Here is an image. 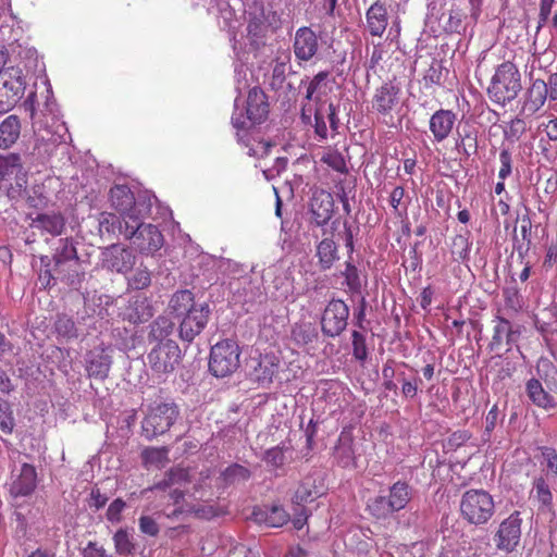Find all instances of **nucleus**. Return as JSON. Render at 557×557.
<instances>
[{"mask_svg":"<svg viewBox=\"0 0 557 557\" xmlns=\"http://www.w3.org/2000/svg\"><path fill=\"white\" fill-rule=\"evenodd\" d=\"M21 134V122L17 115L7 116L0 123V148L8 149L16 143Z\"/></svg>","mask_w":557,"mask_h":557,"instance_id":"31","label":"nucleus"},{"mask_svg":"<svg viewBox=\"0 0 557 557\" xmlns=\"http://www.w3.org/2000/svg\"><path fill=\"white\" fill-rule=\"evenodd\" d=\"M138 523L139 530L144 534H147L149 536H157L160 532L159 524L150 516H141L138 520Z\"/></svg>","mask_w":557,"mask_h":557,"instance_id":"60","label":"nucleus"},{"mask_svg":"<svg viewBox=\"0 0 557 557\" xmlns=\"http://www.w3.org/2000/svg\"><path fill=\"white\" fill-rule=\"evenodd\" d=\"M20 166V157L17 154L0 156V181L12 175Z\"/></svg>","mask_w":557,"mask_h":557,"instance_id":"53","label":"nucleus"},{"mask_svg":"<svg viewBox=\"0 0 557 557\" xmlns=\"http://www.w3.org/2000/svg\"><path fill=\"white\" fill-rule=\"evenodd\" d=\"M174 329V323L166 317H158L150 324V332L148 334L149 341H159L160 343H164L163 339L166 338Z\"/></svg>","mask_w":557,"mask_h":557,"instance_id":"43","label":"nucleus"},{"mask_svg":"<svg viewBox=\"0 0 557 557\" xmlns=\"http://www.w3.org/2000/svg\"><path fill=\"white\" fill-rule=\"evenodd\" d=\"M321 162L338 173L346 174L348 172L343 154L336 149L329 148L321 157Z\"/></svg>","mask_w":557,"mask_h":557,"instance_id":"45","label":"nucleus"},{"mask_svg":"<svg viewBox=\"0 0 557 557\" xmlns=\"http://www.w3.org/2000/svg\"><path fill=\"white\" fill-rule=\"evenodd\" d=\"M0 114L9 112L23 98L26 76L18 66L7 65L5 52L0 50Z\"/></svg>","mask_w":557,"mask_h":557,"instance_id":"3","label":"nucleus"},{"mask_svg":"<svg viewBox=\"0 0 557 557\" xmlns=\"http://www.w3.org/2000/svg\"><path fill=\"white\" fill-rule=\"evenodd\" d=\"M543 460L541 466L546 471V476L557 478V450L553 447L542 446L539 448Z\"/></svg>","mask_w":557,"mask_h":557,"instance_id":"46","label":"nucleus"},{"mask_svg":"<svg viewBox=\"0 0 557 557\" xmlns=\"http://www.w3.org/2000/svg\"><path fill=\"white\" fill-rule=\"evenodd\" d=\"M329 77V72H319L309 83L307 87L306 98L311 100L317 92L321 91L322 86L325 85V81Z\"/></svg>","mask_w":557,"mask_h":557,"instance_id":"59","label":"nucleus"},{"mask_svg":"<svg viewBox=\"0 0 557 557\" xmlns=\"http://www.w3.org/2000/svg\"><path fill=\"white\" fill-rule=\"evenodd\" d=\"M457 122V114L453 110L438 109L429 120V129L434 143L445 141L453 133Z\"/></svg>","mask_w":557,"mask_h":557,"instance_id":"18","label":"nucleus"},{"mask_svg":"<svg viewBox=\"0 0 557 557\" xmlns=\"http://www.w3.org/2000/svg\"><path fill=\"white\" fill-rule=\"evenodd\" d=\"M111 206L120 213L121 218L129 224L139 216V210L136 207L134 193L126 185H114L110 193Z\"/></svg>","mask_w":557,"mask_h":557,"instance_id":"15","label":"nucleus"},{"mask_svg":"<svg viewBox=\"0 0 557 557\" xmlns=\"http://www.w3.org/2000/svg\"><path fill=\"white\" fill-rule=\"evenodd\" d=\"M269 111L270 104L265 92L257 86L251 88L247 97V119L252 124H261L267 120Z\"/></svg>","mask_w":557,"mask_h":557,"instance_id":"22","label":"nucleus"},{"mask_svg":"<svg viewBox=\"0 0 557 557\" xmlns=\"http://www.w3.org/2000/svg\"><path fill=\"white\" fill-rule=\"evenodd\" d=\"M14 426V419L10 411L9 404L0 399V429L5 433H11Z\"/></svg>","mask_w":557,"mask_h":557,"instance_id":"57","label":"nucleus"},{"mask_svg":"<svg viewBox=\"0 0 557 557\" xmlns=\"http://www.w3.org/2000/svg\"><path fill=\"white\" fill-rule=\"evenodd\" d=\"M400 88L392 82L383 83L372 97V109L382 115H389L399 103Z\"/></svg>","mask_w":557,"mask_h":557,"instance_id":"19","label":"nucleus"},{"mask_svg":"<svg viewBox=\"0 0 557 557\" xmlns=\"http://www.w3.org/2000/svg\"><path fill=\"white\" fill-rule=\"evenodd\" d=\"M349 308L344 300L332 299L321 318L322 333L327 337L339 336L347 326Z\"/></svg>","mask_w":557,"mask_h":557,"instance_id":"11","label":"nucleus"},{"mask_svg":"<svg viewBox=\"0 0 557 557\" xmlns=\"http://www.w3.org/2000/svg\"><path fill=\"white\" fill-rule=\"evenodd\" d=\"M525 389L528 397L535 406L546 410L557 406L555 398L544 389L537 379H530L527 382Z\"/></svg>","mask_w":557,"mask_h":557,"instance_id":"30","label":"nucleus"},{"mask_svg":"<svg viewBox=\"0 0 557 557\" xmlns=\"http://www.w3.org/2000/svg\"><path fill=\"white\" fill-rule=\"evenodd\" d=\"M180 416L178 406L174 401L153 403L141 421L143 435L151 441L166 433Z\"/></svg>","mask_w":557,"mask_h":557,"instance_id":"5","label":"nucleus"},{"mask_svg":"<svg viewBox=\"0 0 557 557\" xmlns=\"http://www.w3.org/2000/svg\"><path fill=\"white\" fill-rule=\"evenodd\" d=\"M210 315V308L207 304L195 307L181 317L180 337L184 342H193L206 327Z\"/></svg>","mask_w":557,"mask_h":557,"instance_id":"14","label":"nucleus"},{"mask_svg":"<svg viewBox=\"0 0 557 557\" xmlns=\"http://www.w3.org/2000/svg\"><path fill=\"white\" fill-rule=\"evenodd\" d=\"M278 368L280 361L274 355L265 354L261 356L253 371L256 381L262 386L269 385L277 374Z\"/></svg>","mask_w":557,"mask_h":557,"instance_id":"29","label":"nucleus"},{"mask_svg":"<svg viewBox=\"0 0 557 557\" xmlns=\"http://www.w3.org/2000/svg\"><path fill=\"white\" fill-rule=\"evenodd\" d=\"M499 161H500V169L498 172V177L500 180L507 178L511 174L512 170V159L511 153L507 149H502L499 152Z\"/></svg>","mask_w":557,"mask_h":557,"instance_id":"61","label":"nucleus"},{"mask_svg":"<svg viewBox=\"0 0 557 557\" xmlns=\"http://www.w3.org/2000/svg\"><path fill=\"white\" fill-rule=\"evenodd\" d=\"M547 480L548 478L543 475L535 478L530 494V497L535 499L543 507L550 506L553 503V494Z\"/></svg>","mask_w":557,"mask_h":557,"instance_id":"39","label":"nucleus"},{"mask_svg":"<svg viewBox=\"0 0 557 557\" xmlns=\"http://www.w3.org/2000/svg\"><path fill=\"white\" fill-rule=\"evenodd\" d=\"M457 148L467 157L478 151V132L474 128H463L462 133H458L456 140Z\"/></svg>","mask_w":557,"mask_h":557,"instance_id":"42","label":"nucleus"},{"mask_svg":"<svg viewBox=\"0 0 557 557\" xmlns=\"http://www.w3.org/2000/svg\"><path fill=\"white\" fill-rule=\"evenodd\" d=\"M317 496V491L313 485L302 483L295 491L293 503L297 506H302L306 503L313 502Z\"/></svg>","mask_w":557,"mask_h":557,"instance_id":"52","label":"nucleus"},{"mask_svg":"<svg viewBox=\"0 0 557 557\" xmlns=\"http://www.w3.org/2000/svg\"><path fill=\"white\" fill-rule=\"evenodd\" d=\"M126 504L123 499L116 498L114 499L107 509V519L110 522H119L122 518V511L124 510Z\"/></svg>","mask_w":557,"mask_h":557,"instance_id":"62","label":"nucleus"},{"mask_svg":"<svg viewBox=\"0 0 557 557\" xmlns=\"http://www.w3.org/2000/svg\"><path fill=\"white\" fill-rule=\"evenodd\" d=\"M240 348L234 339H222L211 347L209 371L215 377L232 375L240 364Z\"/></svg>","mask_w":557,"mask_h":557,"instance_id":"6","label":"nucleus"},{"mask_svg":"<svg viewBox=\"0 0 557 557\" xmlns=\"http://www.w3.org/2000/svg\"><path fill=\"white\" fill-rule=\"evenodd\" d=\"M54 329L58 335L64 338L70 339L77 337V327L74 320L65 314L58 315L54 322Z\"/></svg>","mask_w":557,"mask_h":557,"instance_id":"47","label":"nucleus"},{"mask_svg":"<svg viewBox=\"0 0 557 557\" xmlns=\"http://www.w3.org/2000/svg\"><path fill=\"white\" fill-rule=\"evenodd\" d=\"M263 460L268 466L280 468L285 462L284 450L280 446L272 447L264 453Z\"/></svg>","mask_w":557,"mask_h":557,"instance_id":"58","label":"nucleus"},{"mask_svg":"<svg viewBox=\"0 0 557 557\" xmlns=\"http://www.w3.org/2000/svg\"><path fill=\"white\" fill-rule=\"evenodd\" d=\"M492 322L494 323V326L493 335L488 344L490 350H497L505 343L508 346L507 351H509L521 335L520 326L513 325L509 320L502 315H495Z\"/></svg>","mask_w":557,"mask_h":557,"instance_id":"16","label":"nucleus"},{"mask_svg":"<svg viewBox=\"0 0 557 557\" xmlns=\"http://www.w3.org/2000/svg\"><path fill=\"white\" fill-rule=\"evenodd\" d=\"M525 122L520 117H515L510 121L505 134L509 138H519L525 132Z\"/></svg>","mask_w":557,"mask_h":557,"instance_id":"64","label":"nucleus"},{"mask_svg":"<svg viewBox=\"0 0 557 557\" xmlns=\"http://www.w3.org/2000/svg\"><path fill=\"white\" fill-rule=\"evenodd\" d=\"M160 499L164 500L161 513L171 520H176L188 515H195L201 518L213 515L212 507L206 508L187 503L185 499V491L178 487L168 488L165 493L160 494Z\"/></svg>","mask_w":557,"mask_h":557,"instance_id":"8","label":"nucleus"},{"mask_svg":"<svg viewBox=\"0 0 557 557\" xmlns=\"http://www.w3.org/2000/svg\"><path fill=\"white\" fill-rule=\"evenodd\" d=\"M134 264L135 256L132 250L120 244H112L101 252V265L108 271L126 273Z\"/></svg>","mask_w":557,"mask_h":557,"instance_id":"12","label":"nucleus"},{"mask_svg":"<svg viewBox=\"0 0 557 557\" xmlns=\"http://www.w3.org/2000/svg\"><path fill=\"white\" fill-rule=\"evenodd\" d=\"M250 475V470L239 463L228 466L221 474L223 482L228 485L245 482Z\"/></svg>","mask_w":557,"mask_h":557,"instance_id":"44","label":"nucleus"},{"mask_svg":"<svg viewBox=\"0 0 557 557\" xmlns=\"http://www.w3.org/2000/svg\"><path fill=\"white\" fill-rule=\"evenodd\" d=\"M472 242L469 235L457 234L451 239L450 253L454 261L465 262L469 260Z\"/></svg>","mask_w":557,"mask_h":557,"instance_id":"41","label":"nucleus"},{"mask_svg":"<svg viewBox=\"0 0 557 557\" xmlns=\"http://www.w3.org/2000/svg\"><path fill=\"white\" fill-rule=\"evenodd\" d=\"M198 305L195 302L194 294L188 289L174 293L171 297L169 307L175 318L180 319L185 313L193 310Z\"/></svg>","mask_w":557,"mask_h":557,"instance_id":"36","label":"nucleus"},{"mask_svg":"<svg viewBox=\"0 0 557 557\" xmlns=\"http://www.w3.org/2000/svg\"><path fill=\"white\" fill-rule=\"evenodd\" d=\"M521 75L515 63L505 61L496 67L487 87L490 100L502 107L511 102L520 92Z\"/></svg>","mask_w":557,"mask_h":557,"instance_id":"2","label":"nucleus"},{"mask_svg":"<svg viewBox=\"0 0 557 557\" xmlns=\"http://www.w3.org/2000/svg\"><path fill=\"white\" fill-rule=\"evenodd\" d=\"M37 486V472L34 466L23 463L20 474L11 484L10 492L15 497L30 495Z\"/></svg>","mask_w":557,"mask_h":557,"instance_id":"25","label":"nucleus"},{"mask_svg":"<svg viewBox=\"0 0 557 557\" xmlns=\"http://www.w3.org/2000/svg\"><path fill=\"white\" fill-rule=\"evenodd\" d=\"M151 283V273L147 268H138L128 281L134 289H144Z\"/></svg>","mask_w":557,"mask_h":557,"instance_id":"56","label":"nucleus"},{"mask_svg":"<svg viewBox=\"0 0 557 557\" xmlns=\"http://www.w3.org/2000/svg\"><path fill=\"white\" fill-rule=\"evenodd\" d=\"M141 461L143 466L146 469H162L164 468L170 459H169V448L168 447H147L141 451Z\"/></svg>","mask_w":557,"mask_h":557,"instance_id":"37","label":"nucleus"},{"mask_svg":"<svg viewBox=\"0 0 557 557\" xmlns=\"http://www.w3.org/2000/svg\"><path fill=\"white\" fill-rule=\"evenodd\" d=\"M334 458L342 468L355 466V449L351 435L341 434L334 448Z\"/></svg>","mask_w":557,"mask_h":557,"instance_id":"32","label":"nucleus"},{"mask_svg":"<svg viewBox=\"0 0 557 557\" xmlns=\"http://www.w3.org/2000/svg\"><path fill=\"white\" fill-rule=\"evenodd\" d=\"M116 553L120 555H129L134 550V543L128 532L120 529L113 536Z\"/></svg>","mask_w":557,"mask_h":557,"instance_id":"51","label":"nucleus"},{"mask_svg":"<svg viewBox=\"0 0 557 557\" xmlns=\"http://www.w3.org/2000/svg\"><path fill=\"white\" fill-rule=\"evenodd\" d=\"M190 473L188 469L182 467H173L165 472L164 478L154 483L149 490L165 493L168 488L185 486L190 483Z\"/></svg>","mask_w":557,"mask_h":557,"instance_id":"27","label":"nucleus"},{"mask_svg":"<svg viewBox=\"0 0 557 557\" xmlns=\"http://www.w3.org/2000/svg\"><path fill=\"white\" fill-rule=\"evenodd\" d=\"M352 356L356 360L364 362L368 358L366 336L359 331L351 333Z\"/></svg>","mask_w":557,"mask_h":557,"instance_id":"50","label":"nucleus"},{"mask_svg":"<svg viewBox=\"0 0 557 557\" xmlns=\"http://www.w3.org/2000/svg\"><path fill=\"white\" fill-rule=\"evenodd\" d=\"M126 239H131L141 255L153 256L164 244L160 230L153 224L141 222L140 215L135 222L126 223Z\"/></svg>","mask_w":557,"mask_h":557,"instance_id":"7","label":"nucleus"},{"mask_svg":"<svg viewBox=\"0 0 557 557\" xmlns=\"http://www.w3.org/2000/svg\"><path fill=\"white\" fill-rule=\"evenodd\" d=\"M349 259H351V256H349ZM339 275L344 277L343 286L345 292L352 295L361 293L363 278L361 277L359 269L351 262V260H347L345 262V269L339 272Z\"/></svg>","mask_w":557,"mask_h":557,"instance_id":"35","label":"nucleus"},{"mask_svg":"<svg viewBox=\"0 0 557 557\" xmlns=\"http://www.w3.org/2000/svg\"><path fill=\"white\" fill-rule=\"evenodd\" d=\"M318 263L322 271L330 270L335 261L339 259L338 249L335 242L331 238H323L317 245Z\"/></svg>","mask_w":557,"mask_h":557,"instance_id":"33","label":"nucleus"},{"mask_svg":"<svg viewBox=\"0 0 557 557\" xmlns=\"http://www.w3.org/2000/svg\"><path fill=\"white\" fill-rule=\"evenodd\" d=\"M460 515L469 524H486L495 513L493 496L480 488L466 491L460 499Z\"/></svg>","mask_w":557,"mask_h":557,"instance_id":"4","label":"nucleus"},{"mask_svg":"<svg viewBox=\"0 0 557 557\" xmlns=\"http://www.w3.org/2000/svg\"><path fill=\"white\" fill-rule=\"evenodd\" d=\"M312 220L317 226L325 225L334 212V199L331 193L319 189L312 195L310 202Z\"/></svg>","mask_w":557,"mask_h":557,"instance_id":"21","label":"nucleus"},{"mask_svg":"<svg viewBox=\"0 0 557 557\" xmlns=\"http://www.w3.org/2000/svg\"><path fill=\"white\" fill-rule=\"evenodd\" d=\"M287 63L276 61L272 70L271 86L273 88L281 87L286 77Z\"/></svg>","mask_w":557,"mask_h":557,"instance_id":"63","label":"nucleus"},{"mask_svg":"<svg viewBox=\"0 0 557 557\" xmlns=\"http://www.w3.org/2000/svg\"><path fill=\"white\" fill-rule=\"evenodd\" d=\"M124 320L132 324H140L149 321L153 315V309L146 297H135L129 300L123 313Z\"/></svg>","mask_w":557,"mask_h":557,"instance_id":"26","label":"nucleus"},{"mask_svg":"<svg viewBox=\"0 0 557 557\" xmlns=\"http://www.w3.org/2000/svg\"><path fill=\"white\" fill-rule=\"evenodd\" d=\"M111 366V350L103 343L95 346L85 355V370L89 377L104 381L109 376Z\"/></svg>","mask_w":557,"mask_h":557,"instance_id":"13","label":"nucleus"},{"mask_svg":"<svg viewBox=\"0 0 557 557\" xmlns=\"http://www.w3.org/2000/svg\"><path fill=\"white\" fill-rule=\"evenodd\" d=\"M504 301L506 308L513 312H519L522 309V297L517 287H507L503 290Z\"/></svg>","mask_w":557,"mask_h":557,"instance_id":"54","label":"nucleus"},{"mask_svg":"<svg viewBox=\"0 0 557 557\" xmlns=\"http://www.w3.org/2000/svg\"><path fill=\"white\" fill-rule=\"evenodd\" d=\"M521 525H522V517L521 512L515 510L509 515L506 519H504L494 536L493 541L498 550L511 553L516 550L521 541Z\"/></svg>","mask_w":557,"mask_h":557,"instance_id":"10","label":"nucleus"},{"mask_svg":"<svg viewBox=\"0 0 557 557\" xmlns=\"http://www.w3.org/2000/svg\"><path fill=\"white\" fill-rule=\"evenodd\" d=\"M325 113L324 104H320L314 112V133L320 140H325L329 137Z\"/></svg>","mask_w":557,"mask_h":557,"instance_id":"55","label":"nucleus"},{"mask_svg":"<svg viewBox=\"0 0 557 557\" xmlns=\"http://www.w3.org/2000/svg\"><path fill=\"white\" fill-rule=\"evenodd\" d=\"M292 341L299 347L311 346L319 339V331L313 322L300 320L290 330Z\"/></svg>","mask_w":557,"mask_h":557,"instance_id":"28","label":"nucleus"},{"mask_svg":"<svg viewBox=\"0 0 557 557\" xmlns=\"http://www.w3.org/2000/svg\"><path fill=\"white\" fill-rule=\"evenodd\" d=\"M398 380L401 383L400 391L403 397L406 399H413L419 393L420 384L422 383L421 379L417 376L407 379L405 372H400L398 374Z\"/></svg>","mask_w":557,"mask_h":557,"instance_id":"49","label":"nucleus"},{"mask_svg":"<svg viewBox=\"0 0 557 557\" xmlns=\"http://www.w3.org/2000/svg\"><path fill=\"white\" fill-rule=\"evenodd\" d=\"M100 231H104L109 234L124 235L126 238V221L114 213L103 212L99 220Z\"/></svg>","mask_w":557,"mask_h":557,"instance_id":"40","label":"nucleus"},{"mask_svg":"<svg viewBox=\"0 0 557 557\" xmlns=\"http://www.w3.org/2000/svg\"><path fill=\"white\" fill-rule=\"evenodd\" d=\"M531 230L532 222L529 215H523L520 219V236L515 232L513 248L522 258L530 249L531 246Z\"/></svg>","mask_w":557,"mask_h":557,"instance_id":"38","label":"nucleus"},{"mask_svg":"<svg viewBox=\"0 0 557 557\" xmlns=\"http://www.w3.org/2000/svg\"><path fill=\"white\" fill-rule=\"evenodd\" d=\"M386 4L375 1L366 12V29L372 37H382L388 26Z\"/></svg>","mask_w":557,"mask_h":557,"instance_id":"24","label":"nucleus"},{"mask_svg":"<svg viewBox=\"0 0 557 557\" xmlns=\"http://www.w3.org/2000/svg\"><path fill=\"white\" fill-rule=\"evenodd\" d=\"M150 368L158 374L172 373L182 359L178 344L172 339L159 343L147 356Z\"/></svg>","mask_w":557,"mask_h":557,"instance_id":"9","label":"nucleus"},{"mask_svg":"<svg viewBox=\"0 0 557 557\" xmlns=\"http://www.w3.org/2000/svg\"><path fill=\"white\" fill-rule=\"evenodd\" d=\"M412 498V487L398 480L388 488L387 495H376L367 503V511L377 521H386L394 513L405 509Z\"/></svg>","mask_w":557,"mask_h":557,"instance_id":"1","label":"nucleus"},{"mask_svg":"<svg viewBox=\"0 0 557 557\" xmlns=\"http://www.w3.org/2000/svg\"><path fill=\"white\" fill-rule=\"evenodd\" d=\"M406 190L403 186H396L389 194L388 202L393 209L394 214L401 216L407 212L408 202L405 201Z\"/></svg>","mask_w":557,"mask_h":557,"instance_id":"48","label":"nucleus"},{"mask_svg":"<svg viewBox=\"0 0 557 557\" xmlns=\"http://www.w3.org/2000/svg\"><path fill=\"white\" fill-rule=\"evenodd\" d=\"M547 98L548 89L545 86V81L541 78L532 81L523 95L520 115L533 116L544 107Z\"/></svg>","mask_w":557,"mask_h":557,"instance_id":"17","label":"nucleus"},{"mask_svg":"<svg viewBox=\"0 0 557 557\" xmlns=\"http://www.w3.org/2000/svg\"><path fill=\"white\" fill-rule=\"evenodd\" d=\"M65 220L61 213H42L38 214L33 220V226L47 233L57 236L60 235L64 228Z\"/></svg>","mask_w":557,"mask_h":557,"instance_id":"34","label":"nucleus"},{"mask_svg":"<svg viewBox=\"0 0 557 557\" xmlns=\"http://www.w3.org/2000/svg\"><path fill=\"white\" fill-rule=\"evenodd\" d=\"M319 47V38L310 27L302 26L296 30L293 42L296 59L310 61L318 53Z\"/></svg>","mask_w":557,"mask_h":557,"instance_id":"20","label":"nucleus"},{"mask_svg":"<svg viewBox=\"0 0 557 557\" xmlns=\"http://www.w3.org/2000/svg\"><path fill=\"white\" fill-rule=\"evenodd\" d=\"M252 517L256 522L269 528H281L290 519L289 513L281 505L255 507Z\"/></svg>","mask_w":557,"mask_h":557,"instance_id":"23","label":"nucleus"}]
</instances>
